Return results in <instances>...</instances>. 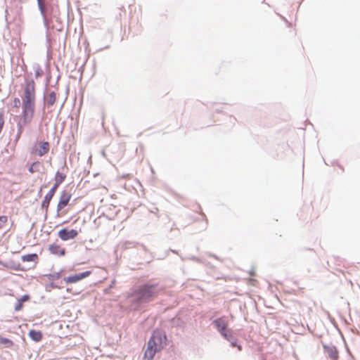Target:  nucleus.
Segmentation results:
<instances>
[{
	"mask_svg": "<svg viewBox=\"0 0 360 360\" xmlns=\"http://www.w3.org/2000/svg\"><path fill=\"white\" fill-rule=\"evenodd\" d=\"M36 89L35 82L32 79H25L22 96V117L18 123V137L19 138L23 130L24 126L30 124L35 112Z\"/></svg>",
	"mask_w": 360,
	"mask_h": 360,
	"instance_id": "1",
	"label": "nucleus"
},
{
	"mask_svg": "<svg viewBox=\"0 0 360 360\" xmlns=\"http://www.w3.org/2000/svg\"><path fill=\"white\" fill-rule=\"evenodd\" d=\"M159 292L157 284L145 283L135 288L129 297L132 298L134 303L141 304L153 300L158 297Z\"/></svg>",
	"mask_w": 360,
	"mask_h": 360,
	"instance_id": "2",
	"label": "nucleus"
},
{
	"mask_svg": "<svg viewBox=\"0 0 360 360\" xmlns=\"http://www.w3.org/2000/svg\"><path fill=\"white\" fill-rule=\"evenodd\" d=\"M166 345L167 336L165 333L159 330H155L148 342L143 359L146 360H152L156 352L161 351Z\"/></svg>",
	"mask_w": 360,
	"mask_h": 360,
	"instance_id": "3",
	"label": "nucleus"
},
{
	"mask_svg": "<svg viewBox=\"0 0 360 360\" xmlns=\"http://www.w3.org/2000/svg\"><path fill=\"white\" fill-rule=\"evenodd\" d=\"M39 148L37 144L32 146L30 153L33 155L42 157L47 154L50 149V144L48 141H41L38 143Z\"/></svg>",
	"mask_w": 360,
	"mask_h": 360,
	"instance_id": "4",
	"label": "nucleus"
},
{
	"mask_svg": "<svg viewBox=\"0 0 360 360\" xmlns=\"http://www.w3.org/2000/svg\"><path fill=\"white\" fill-rule=\"evenodd\" d=\"M72 195L68 192L64 191L61 193L59 200L57 205V212H60L65 207L70 201Z\"/></svg>",
	"mask_w": 360,
	"mask_h": 360,
	"instance_id": "5",
	"label": "nucleus"
},
{
	"mask_svg": "<svg viewBox=\"0 0 360 360\" xmlns=\"http://www.w3.org/2000/svg\"><path fill=\"white\" fill-rule=\"evenodd\" d=\"M58 235L62 240L65 241L75 238L78 236V231L75 229L68 230L63 229L58 231Z\"/></svg>",
	"mask_w": 360,
	"mask_h": 360,
	"instance_id": "6",
	"label": "nucleus"
},
{
	"mask_svg": "<svg viewBox=\"0 0 360 360\" xmlns=\"http://www.w3.org/2000/svg\"><path fill=\"white\" fill-rule=\"evenodd\" d=\"M91 274V272L90 271H86L82 272L81 274L68 276L64 278V281L68 284L77 283V282L82 280L83 278H86Z\"/></svg>",
	"mask_w": 360,
	"mask_h": 360,
	"instance_id": "7",
	"label": "nucleus"
},
{
	"mask_svg": "<svg viewBox=\"0 0 360 360\" xmlns=\"http://www.w3.org/2000/svg\"><path fill=\"white\" fill-rule=\"evenodd\" d=\"M57 187L55 186H53V187L50 189V191L46 193L45 195L42 202H41V207L42 208H44L46 210H48L49 207L50 202L51 201L53 195L56 193V191L57 190Z\"/></svg>",
	"mask_w": 360,
	"mask_h": 360,
	"instance_id": "8",
	"label": "nucleus"
},
{
	"mask_svg": "<svg viewBox=\"0 0 360 360\" xmlns=\"http://www.w3.org/2000/svg\"><path fill=\"white\" fill-rule=\"evenodd\" d=\"M214 324L219 333L228 329V321L225 317H220L214 321Z\"/></svg>",
	"mask_w": 360,
	"mask_h": 360,
	"instance_id": "9",
	"label": "nucleus"
},
{
	"mask_svg": "<svg viewBox=\"0 0 360 360\" xmlns=\"http://www.w3.org/2000/svg\"><path fill=\"white\" fill-rule=\"evenodd\" d=\"M49 250L51 254L63 256L65 254V249L58 244H51L49 247Z\"/></svg>",
	"mask_w": 360,
	"mask_h": 360,
	"instance_id": "10",
	"label": "nucleus"
},
{
	"mask_svg": "<svg viewBox=\"0 0 360 360\" xmlns=\"http://www.w3.org/2000/svg\"><path fill=\"white\" fill-rule=\"evenodd\" d=\"M65 174L57 172L55 175V184H53V186L58 188L59 185L61 184L65 181Z\"/></svg>",
	"mask_w": 360,
	"mask_h": 360,
	"instance_id": "11",
	"label": "nucleus"
},
{
	"mask_svg": "<svg viewBox=\"0 0 360 360\" xmlns=\"http://www.w3.org/2000/svg\"><path fill=\"white\" fill-rule=\"evenodd\" d=\"M39 9L43 18H46V0H37Z\"/></svg>",
	"mask_w": 360,
	"mask_h": 360,
	"instance_id": "12",
	"label": "nucleus"
},
{
	"mask_svg": "<svg viewBox=\"0 0 360 360\" xmlns=\"http://www.w3.org/2000/svg\"><path fill=\"white\" fill-rule=\"evenodd\" d=\"M30 338L35 342H39L43 337L42 333L41 331L31 330L29 332Z\"/></svg>",
	"mask_w": 360,
	"mask_h": 360,
	"instance_id": "13",
	"label": "nucleus"
},
{
	"mask_svg": "<svg viewBox=\"0 0 360 360\" xmlns=\"http://www.w3.org/2000/svg\"><path fill=\"white\" fill-rule=\"evenodd\" d=\"M41 163L39 161L32 162L28 169L30 173L33 174L39 172Z\"/></svg>",
	"mask_w": 360,
	"mask_h": 360,
	"instance_id": "14",
	"label": "nucleus"
},
{
	"mask_svg": "<svg viewBox=\"0 0 360 360\" xmlns=\"http://www.w3.org/2000/svg\"><path fill=\"white\" fill-rule=\"evenodd\" d=\"M327 354L330 360H338V352L335 348H328Z\"/></svg>",
	"mask_w": 360,
	"mask_h": 360,
	"instance_id": "15",
	"label": "nucleus"
},
{
	"mask_svg": "<svg viewBox=\"0 0 360 360\" xmlns=\"http://www.w3.org/2000/svg\"><path fill=\"white\" fill-rule=\"evenodd\" d=\"M21 259L22 262H34L38 259V256L37 254H29L22 256Z\"/></svg>",
	"mask_w": 360,
	"mask_h": 360,
	"instance_id": "16",
	"label": "nucleus"
},
{
	"mask_svg": "<svg viewBox=\"0 0 360 360\" xmlns=\"http://www.w3.org/2000/svg\"><path fill=\"white\" fill-rule=\"evenodd\" d=\"M56 100V93L54 91L50 92L46 98L47 104L49 105H53L55 103Z\"/></svg>",
	"mask_w": 360,
	"mask_h": 360,
	"instance_id": "17",
	"label": "nucleus"
},
{
	"mask_svg": "<svg viewBox=\"0 0 360 360\" xmlns=\"http://www.w3.org/2000/svg\"><path fill=\"white\" fill-rule=\"evenodd\" d=\"M8 222V217L6 215L0 216V229H1Z\"/></svg>",
	"mask_w": 360,
	"mask_h": 360,
	"instance_id": "18",
	"label": "nucleus"
},
{
	"mask_svg": "<svg viewBox=\"0 0 360 360\" xmlns=\"http://www.w3.org/2000/svg\"><path fill=\"white\" fill-rule=\"evenodd\" d=\"M221 335L224 337L226 340H230L231 338L232 337L231 333L229 330H226L225 331H223L220 333Z\"/></svg>",
	"mask_w": 360,
	"mask_h": 360,
	"instance_id": "19",
	"label": "nucleus"
},
{
	"mask_svg": "<svg viewBox=\"0 0 360 360\" xmlns=\"http://www.w3.org/2000/svg\"><path fill=\"white\" fill-rule=\"evenodd\" d=\"M20 100L18 98H15L13 101V107L18 109L20 106Z\"/></svg>",
	"mask_w": 360,
	"mask_h": 360,
	"instance_id": "20",
	"label": "nucleus"
},
{
	"mask_svg": "<svg viewBox=\"0 0 360 360\" xmlns=\"http://www.w3.org/2000/svg\"><path fill=\"white\" fill-rule=\"evenodd\" d=\"M22 306H23V303H22L21 302H20L19 300H18L15 306V310L18 311L22 309Z\"/></svg>",
	"mask_w": 360,
	"mask_h": 360,
	"instance_id": "21",
	"label": "nucleus"
},
{
	"mask_svg": "<svg viewBox=\"0 0 360 360\" xmlns=\"http://www.w3.org/2000/svg\"><path fill=\"white\" fill-rule=\"evenodd\" d=\"M4 124V117L3 113H0V132L1 131Z\"/></svg>",
	"mask_w": 360,
	"mask_h": 360,
	"instance_id": "22",
	"label": "nucleus"
},
{
	"mask_svg": "<svg viewBox=\"0 0 360 360\" xmlns=\"http://www.w3.org/2000/svg\"><path fill=\"white\" fill-rule=\"evenodd\" d=\"M30 296L27 295H25L22 297H21L18 300L21 302L22 303L29 300Z\"/></svg>",
	"mask_w": 360,
	"mask_h": 360,
	"instance_id": "23",
	"label": "nucleus"
},
{
	"mask_svg": "<svg viewBox=\"0 0 360 360\" xmlns=\"http://www.w3.org/2000/svg\"><path fill=\"white\" fill-rule=\"evenodd\" d=\"M41 75H42V70L39 68H38L35 70V77L37 78V77H40Z\"/></svg>",
	"mask_w": 360,
	"mask_h": 360,
	"instance_id": "24",
	"label": "nucleus"
},
{
	"mask_svg": "<svg viewBox=\"0 0 360 360\" xmlns=\"http://www.w3.org/2000/svg\"><path fill=\"white\" fill-rule=\"evenodd\" d=\"M236 347H237V348H238V349L239 351H240V350L242 349V347H241V345H236Z\"/></svg>",
	"mask_w": 360,
	"mask_h": 360,
	"instance_id": "25",
	"label": "nucleus"
},
{
	"mask_svg": "<svg viewBox=\"0 0 360 360\" xmlns=\"http://www.w3.org/2000/svg\"><path fill=\"white\" fill-rule=\"evenodd\" d=\"M231 345L233 347H236V345H237L236 343L233 342H231Z\"/></svg>",
	"mask_w": 360,
	"mask_h": 360,
	"instance_id": "26",
	"label": "nucleus"
},
{
	"mask_svg": "<svg viewBox=\"0 0 360 360\" xmlns=\"http://www.w3.org/2000/svg\"><path fill=\"white\" fill-rule=\"evenodd\" d=\"M8 340L4 339V340H3L1 341V342H8Z\"/></svg>",
	"mask_w": 360,
	"mask_h": 360,
	"instance_id": "27",
	"label": "nucleus"
}]
</instances>
